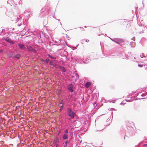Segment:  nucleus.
<instances>
[{
    "instance_id": "f257e3e1",
    "label": "nucleus",
    "mask_w": 147,
    "mask_h": 147,
    "mask_svg": "<svg viewBox=\"0 0 147 147\" xmlns=\"http://www.w3.org/2000/svg\"><path fill=\"white\" fill-rule=\"evenodd\" d=\"M67 113L68 115L72 118L74 117L75 115V113L70 109L68 108L67 109Z\"/></svg>"
},
{
    "instance_id": "f03ea898",
    "label": "nucleus",
    "mask_w": 147,
    "mask_h": 147,
    "mask_svg": "<svg viewBox=\"0 0 147 147\" xmlns=\"http://www.w3.org/2000/svg\"><path fill=\"white\" fill-rule=\"evenodd\" d=\"M63 101L61 100L59 104V107L60 108L59 111H60L63 109Z\"/></svg>"
},
{
    "instance_id": "7ed1b4c3",
    "label": "nucleus",
    "mask_w": 147,
    "mask_h": 147,
    "mask_svg": "<svg viewBox=\"0 0 147 147\" xmlns=\"http://www.w3.org/2000/svg\"><path fill=\"white\" fill-rule=\"evenodd\" d=\"M5 40L7 42L11 44H13L14 43L13 41L11 40L9 38L7 37L5 38Z\"/></svg>"
},
{
    "instance_id": "20e7f679",
    "label": "nucleus",
    "mask_w": 147,
    "mask_h": 147,
    "mask_svg": "<svg viewBox=\"0 0 147 147\" xmlns=\"http://www.w3.org/2000/svg\"><path fill=\"white\" fill-rule=\"evenodd\" d=\"M27 48L28 51H32L34 52L35 53L36 52L35 50L33 49L32 48L30 45H27Z\"/></svg>"
},
{
    "instance_id": "39448f33",
    "label": "nucleus",
    "mask_w": 147,
    "mask_h": 147,
    "mask_svg": "<svg viewBox=\"0 0 147 147\" xmlns=\"http://www.w3.org/2000/svg\"><path fill=\"white\" fill-rule=\"evenodd\" d=\"M73 86L71 84H70L68 86V90L71 92H72L73 91Z\"/></svg>"
},
{
    "instance_id": "423d86ee",
    "label": "nucleus",
    "mask_w": 147,
    "mask_h": 147,
    "mask_svg": "<svg viewBox=\"0 0 147 147\" xmlns=\"http://www.w3.org/2000/svg\"><path fill=\"white\" fill-rule=\"evenodd\" d=\"M18 46L20 49H24L25 48L24 45L23 44H19Z\"/></svg>"
},
{
    "instance_id": "0eeeda50",
    "label": "nucleus",
    "mask_w": 147,
    "mask_h": 147,
    "mask_svg": "<svg viewBox=\"0 0 147 147\" xmlns=\"http://www.w3.org/2000/svg\"><path fill=\"white\" fill-rule=\"evenodd\" d=\"M91 84V83L90 82H88L86 83L85 86L86 88H88Z\"/></svg>"
},
{
    "instance_id": "6e6552de",
    "label": "nucleus",
    "mask_w": 147,
    "mask_h": 147,
    "mask_svg": "<svg viewBox=\"0 0 147 147\" xmlns=\"http://www.w3.org/2000/svg\"><path fill=\"white\" fill-rule=\"evenodd\" d=\"M138 67H142V69H145V67L144 65H139L138 64Z\"/></svg>"
},
{
    "instance_id": "1a4fd4ad",
    "label": "nucleus",
    "mask_w": 147,
    "mask_h": 147,
    "mask_svg": "<svg viewBox=\"0 0 147 147\" xmlns=\"http://www.w3.org/2000/svg\"><path fill=\"white\" fill-rule=\"evenodd\" d=\"M59 68H60V70L61 71H62L63 72H65V69L63 67H59Z\"/></svg>"
},
{
    "instance_id": "9d476101",
    "label": "nucleus",
    "mask_w": 147,
    "mask_h": 147,
    "mask_svg": "<svg viewBox=\"0 0 147 147\" xmlns=\"http://www.w3.org/2000/svg\"><path fill=\"white\" fill-rule=\"evenodd\" d=\"M67 138V135L64 134L63 136V138L64 139H66Z\"/></svg>"
},
{
    "instance_id": "9b49d317",
    "label": "nucleus",
    "mask_w": 147,
    "mask_h": 147,
    "mask_svg": "<svg viewBox=\"0 0 147 147\" xmlns=\"http://www.w3.org/2000/svg\"><path fill=\"white\" fill-rule=\"evenodd\" d=\"M20 55H15L14 57L16 58L19 59V57H20Z\"/></svg>"
},
{
    "instance_id": "f8f14e48",
    "label": "nucleus",
    "mask_w": 147,
    "mask_h": 147,
    "mask_svg": "<svg viewBox=\"0 0 147 147\" xmlns=\"http://www.w3.org/2000/svg\"><path fill=\"white\" fill-rule=\"evenodd\" d=\"M48 56L51 58L52 59H55L56 58L55 57H52L50 55H49Z\"/></svg>"
},
{
    "instance_id": "ddd939ff",
    "label": "nucleus",
    "mask_w": 147,
    "mask_h": 147,
    "mask_svg": "<svg viewBox=\"0 0 147 147\" xmlns=\"http://www.w3.org/2000/svg\"><path fill=\"white\" fill-rule=\"evenodd\" d=\"M49 60L48 59H46V61L47 63H48L49 61Z\"/></svg>"
},
{
    "instance_id": "4468645a",
    "label": "nucleus",
    "mask_w": 147,
    "mask_h": 147,
    "mask_svg": "<svg viewBox=\"0 0 147 147\" xmlns=\"http://www.w3.org/2000/svg\"><path fill=\"white\" fill-rule=\"evenodd\" d=\"M68 132V130L67 129H66V131H65V133L67 134Z\"/></svg>"
},
{
    "instance_id": "2eb2a0df",
    "label": "nucleus",
    "mask_w": 147,
    "mask_h": 147,
    "mask_svg": "<svg viewBox=\"0 0 147 147\" xmlns=\"http://www.w3.org/2000/svg\"><path fill=\"white\" fill-rule=\"evenodd\" d=\"M123 22H125H125L124 21H123L122 22H121V23H123Z\"/></svg>"
},
{
    "instance_id": "dca6fc26",
    "label": "nucleus",
    "mask_w": 147,
    "mask_h": 147,
    "mask_svg": "<svg viewBox=\"0 0 147 147\" xmlns=\"http://www.w3.org/2000/svg\"><path fill=\"white\" fill-rule=\"evenodd\" d=\"M67 141L65 142V144H66V145H67Z\"/></svg>"
}]
</instances>
